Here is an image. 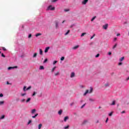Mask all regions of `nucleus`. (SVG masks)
Listing matches in <instances>:
<instances>
[{"label":"nucleus","mask_w":129,"mask_h":129,"mask_svg":"<svg viewBox=\"0 0 129 129\" xmlns=\"http://www.w3.org/2000/svg\"><path fill=\"white\" fill-rule=\"evenodd\" d=\"M92 91H93V88H92V87H90V91L88 90H86V92L84 94V96H85L87 93H91Z\"/></svg>","instance_id":"f257e3e1"},{"label":"nucleus","mask_w":129,"mask_h":129,"mask_svg":"<svg viewBox=\"0 0 129 129\" xmlns=\"http://www.w3.org/2000/svg\"><path fill=\"white\" fill-rule=\"evenodd\" d=\"M47 10H50V11H54L55 10V7H53L52 5H50L48 7Z\"/></svg>","instance_id":"f03ea898"},{"label":"nucleus","mask_w":129,"mask_h":129,"mask_svg":"<svg viewBox=\"0 0 129 129\" xmlns=\"http://www.w3.org/2000/svg\"><path fill=\"white\" fill-rule=\"evenodd\" d=\"M15 68H18L17 66H15V67H10L8 68V70H11V69H15Z\"/></svg>","instance_id":"7ed1b4c3"},{"label":"nucleus","mask_w":129,"mask_h":129,"mask_svg":"<svg viewBox=\"0 0 129 129\" xmlns=\"http://www.w3.org/2000/svg\"><path fill=\"white\" fill-rule=\"evenodd\" d=\"M108 27V24H106L105 25L103 26V28L105 30H106Z\"/></svg>","instance_id":"20e7f679"},{"label":"nucleus","mask_w":129,"mask_h":129,"mask_svg":"<svg viewBox=\"0 0 129 129\" xmlns=\"http://www.w3.org/2000/svg\"><path fill=\"white\" fill-rule=\"evenodd\" d=\"M88 2V0H84L82 2V4H83V5H86V4H87V2Z\"/></svg>","instance_id":"39448f33"},{"label":"nucleus","mask_w":129,"mask_h":129,"mask_svg":"<svg viewBox=\"0 0 129 129\" xmlns=\"http://www.w3.org/2000/svg\"><path fill=\"white\" fill-rule=\"evenodd\" d=\"M75 76V73L73 72L71 74V78H73V77H74Z\"/></svg>","instance_id":"423d86ee"},{"label":"nucleus","mask_w":129,"mask_h":129,"mask_svg":"<svg viewBox=\"0 0 129 129\" xmlns=\"http://www.w3.org/2000/svg\"><path fill=\"white\" fill-rule=\"evenodd\" d=\"M69 119V117L67 116L66 117H64V121L66 122L67 121V120Z\"/></svg>","instance_id":"0eeeda50"},{"label":"nucleus","mask_w":129,"mask_h":129,"mask_svg":"<svg viewBox=\"0 0 129 129\" xmlns=\"http://www.w3.org/2000/svg\"><path fill=\"white\" fill-rule=\"evenodd\" d=\"M55 24L56 29H58V25L59 23L57 21H55Z\"/></svg>","instance_id":"6e6552de"},{"label":"nucleus","mask_w":129,"mask_h":129,"mask_svg":"<svg viewBox=\"0 0 129 129\" xmlns=\"http://www.w3.org/2000/svg\"><path fill=\"white\" fill-rule=\"evenodd\" d=\"M49 49H50V47H46L44 50L45 53H47L49 51Z\"/></svg>","instance_id":"1a4fd4ad"},{"label":"nucleus","mask_w":129,"mask_h":129,"mask_svg":"<svg viewBox=\"0 0 129 129\" xmlns=\"http://www.w3.org/2000/svg\"><path fill=\"white\" fill-rule=\"evenodd\" d=\"M36 112V109H33L31 110V113L34 114Z\"/></svg>","instance_id":"9d476101"},{"label":"nucleus","mask_w":129,"mask_h":129,"mask_svg":"<svg viewBox=\"0 0 129 129\" xmlns=\"http://www.w3.org/2000/svg\"><path fill=\"white\" fill-rule=\"evenodd\" d=\"M39 53L40 55H43V50H42V49H39Z\"/></svg>","instance_id":"9b49d317"},{"label":"nucleus","mask_w":129,"mask_h":129,"mask_svg":"<svg viewBox=\"0 0 129 129\" xmlns=\"http://www.w3.org/2000/svg\"><path fill=\"white\" fill-rule=\"evenodd\" d=\"M123 60H124V57H122L119 59L120 62L123 61Z\"/></svg>","instance_id":"f8f14e48"},{"label":"nucleus","mask_w":129,"mask_h":129,"mask_svg":"<svg viewBox=\"0 0 129 129\" xmlns=\"http://www.w3.org/2000/svg\"><path fill=\"white\" fill-rule=\"evenodd\" d=\"M38 115V113L36 114L34 116H32V118H36V117H37Z\"/></svg>","instance_id":"ddd939ff"},{"label":"nucleus","mask_w":129,"mask_h":129,"mask_svg":"<svg viewBox=\"0 0 129 129\" xmlns=\"http://www.w3.org/2000/svg\"><path fill=\"white\" fill-rule=\"evenodd\" d=\"M96 18V16H94V17H93V18L91 20V22H93L94 21V20H95V19Z\"/></svg>","instance_id":"4468645a"},{"label":"nucleus","mask_w":129,"mask_h":129,"mask_svg":"<svg viewBox=\"0 0 129 129\" xmlns=\"http://www.w3.org/2000/svg\"><path fill=\"white\" fill-rule=\"evenodd\" d=\"M35 36L36 37H39V36H42V34L41 33H37Z\"/></svg>","instance_id":"2eb2a0df"},{"label":"nucleus","mask_w":129,"mask_h":129,"mask_svg":"<svg viewBox=\"0 0 129 129\" xmlns=\"http://www.w3.org/2000/svg\"><path fill=\"white\" fill-rule=\"evenodd\" d=\"M79 46L77 45L76 46H74L73 49H74V50H76V49H77L78 48H79Z\"/></svg>","instance_id":"dca6fc26"},{"label":"nucleus","mask_w":129,"mask_h":129,"mask_svg":"<svg viewBox=\"0 0 129 129\" xmlns=\"http://www.w3.org/2000/svg\"><path fill=\"white\" fill-rule=\"evenodd\" d=\"M115 105V101H113L110 105Z\"/></svg>","instance_id":"f3484780"},{"label":"nucleus","mask_w":129,"mask_h":129,"mask_svg":"<svg viewBox=\"0 0 129 129\" xmlns=\"http://www.w3.org/2000/svg\"><path fill=\"white\" fill-rule=\"evenodd\" d=\"M70 33V30H68L67 33H65V35L67 36V35H68V34H69Z\"/></svg>","instance_id":"a211bd4d"},{"label":"nucleus","mask_w":129,"mask_h":129,"mask_svg":"<svg viewBox=\"0 0 129 129\" xmlns=\"http://www.w3.org/2000/svg\"><path fill=\"white\" fill-rule=\"evenodd\" d=\"M89 100L90 101H91L92 102H93V101H95V99H92V98H90L89 99Z\"/></svg>","instance_id":"6ab92c4d"},{"label":"nucleus","mask_w":129,"mask_h":129,"mask_svg":"<svg viewBox=\"0 0 129 129\" xmlns=\"http://www.w3.org/2000/svg\"><path fill=\"white\" fill-rule=\"evenodd\" d=\"M39 69H40V70H43V69H44V67H43V66H40Z\"/></svg>","instance_id":"aec40b11"},{"label":"nucleus","mask_w":129,"mask_h":129,"mask_svg":"<svg viewBox=\"0 0 129 129\" xmlns=\"http://www.w3.org/2000/svg\"><path fill=\"white\" fill-rule=\"evenodd\" d=\"M59 73H60L59 72H57L56 73H55L54 74L55 76H58V75H59Z\"/></svg>","instance_id":"412c9836"},{"label":"nucleus","mask_w":129,"mask_h":129,"mask_svg":"<svg viewBox=\"0 0 129 129\" xmlns=\"http://www.w3.org/2000/svg\"><path fill=\"white\" fill-rule=\"evenodd\" d=\"M36 57H37V53H35L33 56V58H36Z\"/></svg>","instance_id":"4be33fe9"},{"label":"nucleus","mask_w":129,"mask_h":129,"mask_svg":"<svg viewBox=\"0 0 129 129\" xmlns=\"http://www.w3.org/2000/svg\"><path fill=\"white\" fill-rule=\"evenodd\" d=\"M56 69V67H54L51 70V72H54L55 70Z\"/></svg>","instance_id":"5701e85b"},{"label":"nucleus","mask_w":129,"mask_h":129,"mask_svg":"<svg viewBox=\"0 0 129 129\" xmlns=\"http://www.w3.org/2000/svg\"><path fill=\"white\" fill-rule=\"evenodd\" d=\"M58 114H59V115H61V114H62V110H60L58 111Z\"/></svg>","instance_id":"b1692460"},{"label":"nucleus","mask_w":129,"mask_h":129,"mask_svg":"<svg viewBox=\"0 0 129 129\" xmlns=\"http://www.w3.org/2000/svg\"><path fill=\"white\" fill-rule=\"evenodd\" d=\"M41 127H42V124H39L38 125V129H41Z\"/></svg>","instance_id":"393cba45"},{"label":"nucleus","mask_w":129,"mask_h":129,"mask_svg":"<svg viewBox=\"0 0 129 129\" xmlns=\"http://www.w3.org/2000/svg\"><path fill=\"white\" fill-rule=\"evenodd\" d=\"M31 100V98H28L26 100V102L28 103Z\"/></svg>","instance_id":"a878e982"},{"label":"nucleus","mask_w":129,"mask_h":129,"mask_svg":"<svg viewBox=\"0 0 129 129\" xmlns=\"http://www.w3.org/2000/svg\"><path fill=\"white\" fill-rule=\"evenodd\" d=\"M5 103V102L4 101H0V105H3Z\"/></svg>","instance_id":"bb28decb"},{"label":"nucleus","mask_w":129,"mask_h":129,"mask_svg":"<svg viewBox=\"0 0 129 129\" xmlns=\"http://www.w3.org/2000/svg\"><path fill=\"white\" fill-rule=\"evenodd\" d=\"M116 46H117V44H115L113 46V49H115V48H116Z\"/></svg>","instance_id":"cd10ccee"},{"label":"nucleus","mask_w":129,"mask_h":129,"mask_svg":"<svg viewBox=\"0 0 129 129\" xmlns=\"http://www.w3.org/2000/svg\"><path fill=\"white\" fill-rule=\"evenodd\" d=\"M65 59V57L64 56H62L60 58L61 61H63Z\"/></svg>","instance_id":"c85d7f7f"},{"label":"nucleus","mask_w":129,"mask_h":129,"mask_svg":"<svg viewBox=\"0 0 129 129\" xmlns=\"http://www.w3.org/2000/svg\"><path fill=\"white\" fill-rule=\"evenodd\" d=\"M31 88H32V87L31 86H29L28 88H27L26 89V90H29L31 89Z\"/></svg>","instance_id":"c756f323"},{"label":"nucleus","mask_w":129,"mask_h":129,"mask_svg":"<svg viewBox=\"0 0 129 129\" xmlns=\"http://www.w3.org/2000/svg\"><path fill=\"white\" fill-rule=\"evenodd\" d=\"M85 35H86V33H83L81 35V37H83Z\"/></svg>","instance_id":"7c9ffc66"},{"label":"nucleus","mask_w":129,"mask_h":129,"mask_svg":"<svg viewBox=\"0 0 129 129\" xmlns=\"http://www.w3.org/2000/svg\"><path fill=\"white\" fill-rule=\"evenodd\" d=\"M5 115H3L2 116V117H1V119H4V118H5Z\"/></svg>","instance_id":"2f4dec72"},{"label":"nucleus","mask_w":129,"mask_h":129,"mask_svg":"<svg viewBox=\"0 0 129 129\" xmlns=\"http://www.w3.org/2000/svg\"><path fill=\"white\" fill-rule=\"evenodd\" d=\"M21 102H25V101H26V99H23L22 100H21Z\"/></svg>","instance_id":"473e14b6"},{"label":"nucleus","mask_w":129,"mask_h":129,"mask_svg":"<svg viewBox=\"0 0 129 129\" xmlns=\"http://www.w3.org/2000/svg\"><path fill=\"white\" fill-rule=\"evenodd\" d=\"M26 88H27V87L24 86V88H23V91H26Z\"/></svg>","instance_id":"72a5a7b5"},{"label":"nucleus","mask_w":129,"mask_h":129,"mask_svg":"<svg viewBox=\"0 0 129 129\" xmlns=\"http://www.w3.org/2000/svg\"><path fill=\"white\" fill-rule=\"evenodd\" d=\"M112 112H111L109 114V116H112Z\"/></svg>","instance_id":"f704fd0d"},{"label":"nucleus","mask_w":129,"mask_h":129,"mask_svg":"<svg viewBox=\"0 0 129 129\" xmlns=\"http://www.w3.org/2000/svg\"><path fill=\"white\" fill-rule=\"evenodd\" d=\"M1 55H2V57H4V58L6 57V55H5V54H4V53H2Z\"/></svg>","instance_id":"c9c22d12"},{"label":"nucleus","mask_w":129,"mask_h":129,"mask_svg":"<svg viewBox=\"0 0 129 129\" xmlns=\"http://www.w3.org/2000/svg\"><path fill=\"white\" fill-rule=\"evenodd\" d=\"M99 53H98L96 56H95V57L96 58H98V57H99Z\"/></svg>","instance_id":"e433bc0d"},{"label":"nucleus","mask_w":129,"mask_h":129,"mask_svg":"<svg viewBox=\"0 0 129 129\" xmlns=\"http://www.w3.org/2000/svg\"><path fill=\"white\" fill-rule=\"evenodd\" d=\"M48 61V59L46 58L44 61H43V63H46Z\"/></svg>","instance_id":"4c0bfd02"},{"label":"nucleus","mask_w":129,"mask_h":129,"mask_svg":"<svg viewBox=\"0 0 129 129\" xmlns=\"http://www.w3.org/2000/svg\"><path fill=\"white\" fill-rule=\"evenodd\" d=\"M64 129L69 128V125H67L64 127Z\"/></svg>","instance_id":"58836bf2"},{"label":"nucleus","mask_w":129,"mask_h":129,"mask_svg":"<svg viewBox=\"0 0 129 129\" xmlns=\"http://www.w3.org/2000/svg\"><path fill=\"white\" fill-rule=\"evenodd\" d=\"M36 95V92H34L33 94H32V96H35Z\"/></svg>","instance_id":"ea45409f"},{"label":"nucleus","mask_w":129,"mask_h":129,"mask_svg":"<svg viewBox=\"0 0 129 129\" xmlns=\"http://www.w3.org/2000/svg\"><path fill=\"white\" fill-rule=\"evenodd\" d=\"M58 0H53L52 1V3H56V2H57Z\"/></svg>","instance_id":"a19ab883"},{"label":"nucleus","mask_w":129,"mask_h":129,"mask_svg":"<svg viewBox=\"0 0 129 129\" xmlns=\"http://www.w3.org/2000/svg\"><path fill=\"white\" fill-rule=\"evenodd\" d=\"M95 36V34H94V35L91 37V39H93V38H94Z\"/></svg>","instance_id":"79ce46f5"},{"label":"nucleus","mask_w":129,"mask_h":129,"mask_svg":"<svg viewBox=\"0 0 129 129\" xmlns=\"http://www.w3.org/2000/svg\"><path fill=\"white\" fill-rule=\"evenodd\" d=\"M57 61L56 60H55L54 62H53V65H55V64H56V63H57Z\"/></svg>","instance_id":"37998d69"},{"label":"nucleus","mask_w":129,"mask_h":129,"mask_svg":"<svg viewBox=\"0 0 129 129\" xmlns=\"http://www.w3.org/2000/svg\"><path fill=\"white\" fill-rule=\"evenodd\" d=\"M85 104H84V105H83L81 107V108H83L84 107V106H85Z\"/></svg>","instance_id":"c03bdc74"},{"label":"nucleus","mask_w":129,"mask_h":129,"mask_svg":"<svg viewBox=\"0 0 129 129\" xmlns=\"http://www.w3.org/2000/svg\"><path fill=\"white\" fill-rule=\"evenodd\" d=\"M31 122H32V120H30L28 122V124H30Z\"/></svg>","instance_id":"a18cd8bd"},{"label":"nucleus","mask_w":129,"mask_h":129,"mask_svg":"<svg viewBox=\"0 0 129 129\" xmlns=\"http://www.w3.org/2000/svg\"><path fill=\"white\" fill-rule=\"evenodd\" d=\"M118 65H119V66H120V65H122V62H119Z\"/></svg>","instance_id":"49530a36"},{"label":"nucleus","mask_w":129,"mask_h":129,"mask_svg":"<svg viewBox=\"0 0 129 129\" xmlns=\"http://www.w3.org/2000/svg\"><path fill=\"white\" fill-rule=\"evenodd\" d=\"M70 10L69 9H65L64 12H69Z\"/></svg>","instance_id":"de8ad7c7"},{"label":"nucleus","mask_w":129,"mask_h":129,"mask_svg":"<svg viewBox=\"0 0 129 129\" xmlns=\"http://www.w3.org/2000/svg\"><path fill=\"white\" fill-rule=\"evenodd\" d=\"M32 37V34H30L29 35H28V38H31Z\"/></svg>","instance_id":"09e8293b"},{"label":"nucleus","mask_w":129,"mask_h":129,"mask_svg":"<svg viewBox=\"0 0 129 129\" xmlns=\"http://www.w3.org/2000/svg\"><path fill=\"white\" fill-rule=\"evenodd\" d=\"M3 50L4 51H7V49H6V48H5V47H3Z\"/></svg>","instance_id":"8fccbe9b"},{"label":"nucleus","mask_w":129,"mask_h":129,"mask_svg":"<svg viewBox=\"0 0 129 129\" xmlns=\"http://www.w3.org/2000/svg\"><path fill=\"white\" fill-rule=\"evenodd\" d=\"M25 95H26V93L22 94L21 96H25Z\"/></svg>","instance_id":"3c124183"},{"label":"nucleus","mask_w":129,"mask_h":129,"mask_svg":"<svg viewBox=\"0 0 129 129\" xmlns=\"http://www.w3.org/2000/svg\"><path fill=\"white\" fill-rule=\"evenodd\" d=\"M4 96V95L3 94H0V97H3Z\"/></svg>","instance_id":"603ef678"},{"label":"nucleus","mask_w":129,"mask_h":129,"mask_svg":"<svg viewBox=\"0 0 129 129\" xmlns=\"http://www.w3.org/2000/svg\"><path fill=\"white\" fill-rule=\"evenodd\" d=\"M116 36L117 37H118V36H120V33H118V34H117Z\"/></svg>","instance_id":"864d4df0"},{"label":"nucleus","mask_w":129,"mask_h":129,"mask_svg":"<svg viewBox=\"0 0 129 129\" xmlns=\"http://www.w3.org/2000/svg\"><path fill=\"white\" fill-rule=\"evenodd\" d=\"M107 121H108V118H107L106 119V122H107Z\"/></svg>","instance_id":"5fc2aeb1"},{"label":"nucleus","mask_w":129,"mask_h":129,"mask_svg":"<svg viewBox=\"0 0 129 129\" xmlns=\"http://www.w3.org/2000/svg\"><path fill=\"white\" fill-rule=\"evenodd\" d=\"M108 55H111V52H108Z\"/></svg>","instance_id":"6e6d98bb"},{"label":"nucleus","mask_w":129,"mask_h":129,"mask_svg":"<svg viewBox=\"0 0 129 129\" xmlns=\"http://www.w3.org/2000/svg\"><path fill=\"white\" fill-rule=\"evenodd\" d=\"M7 84L9 85H10V84H10V83H9V82H7Z\"/></svg>","instance_id":"4d7b16f0"},{"label":"nucleus","mask_w":129,"mask_h":129,"mask_svg":"<svg viewBox=\"0 0 129 129\" xmlns=\"http://www.w3.org/2000/svg\"><path fill=\"white\" fill-rule=\"evenodd\" d=\"M117 38H116V37H115V38H114V41H115L116 40H117Z\"/></svg>","instance_id":"13d9d810"},{"label":"nucleus","mask_w":129,"mask_h":129,"mask_svg":"<svg viewBox=\"0 0 129 129\" xmlns=\"http://www.w3.org/2000/svg\"><path fill=\"white\" fill-rule=\"evenodd\" d=\"M62 23V24H64V23H65V20H63Z\"/></svg>","instance_id":"bf43d9fd"},{"label":"nucleus","mask_w":129,"mask_h":129,"mask_svg":"<svg viewBox=\"0 0 129 129\" xmlns=\"http://www.w3.org/2000/svg\"><path fill=\"white\" fill-rule=\"evenodd\" d=\"M122 113H124V111H123L122 112Z\"/></svg>","instance_id":"052dcab7"},{"label":"nucleus","mask_w":129,"mask_h":129,"mask_svg":"<svg viewBox=\"0 0 129 129\" xmlns=\"http://www.w3.org/2000/svg\"><path fill=\"white\" fill-rule=\"evenodd\" d=\"M73 27V25L71 26L70 28H72Z\"/></svg>","instance_id":"680f3d73"},{"label":"nucleus","mask_w":129,"mask_h":129,"mask_svg":"<svg viewBox=\"0 0 129 129\" xmlns=\"http://www.w3.org/2000/svg\"><path fill=\"white\" fill-rule=\"evenodd\" d=\"M17 101H19V99H17Z\"/></svg>","instance_id":"e2e57ef3"},{"label":"nucleus","mask_w":129,"mask_h":129,"mask_svg":"<svg viewBox=\"0 0 129 129\" xmlns=\"http://www.w3.org/2000/svg\"><path fill=\"white\" fill-rule=\"evenodd\" d=\"M99 108H101V107H99Z\"/></svg>","instance_id":"0e129e2a"},{"label":"nucleus","mask_w":129,"mask_h":129,"mask_svg":"<svg viewBox=\"0 0 129 129\" xmlns=\"http://www.w3.org/2000/svg\"><path fill=\"white\" fill-rule=\"evenodd\" d=\"M2 53V52L1 51H0V54H1Z\"/></svg>","instance_id":"69168bd1"},{"label":"nucleus","mask_w":129,"mask_h":129,"mask_svg":"<svg viewBox=\"0 0 129 129\" xmlns=\"http://www.w3.org/2000/svg\"><path fill=\"white\" fill-rule=\"evenodd\" d=\"M106 85V86H107V85Z\"/></svg>","instance_id":"338daca9"},{"label":"nucleus","mask_w":129,"mask_h":129,"mask_svg":"<svg viewBox=\"0 0 129 129\" xmlns=\"http://www.w3.org/2000/svg\"><path fill=\"white\" fill-rule=\"evenodd\" d=\"M106 85V86H107V85Z\"/></svg>","instance_id":"774afa93"}]
</instances>
